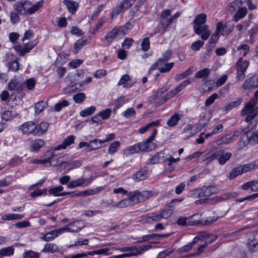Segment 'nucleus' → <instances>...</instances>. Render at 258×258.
Segmentation results:
<instances>
[{"label":"nucleus","instance_id":"1","mask_svg":"<svg viewBox=\"0 0 258 258\" xmlns=\"http://www.w3.org/2000/svg\"><path fill=\"white\" fill-rule=\"evenodd\" d=\"M256 104V100L251 98L241 110V114L242 116L247 115L245 119V121L249 122L252 120L258 113V106L255 107Z\"/></svg>","mask_w":258,"mask_h":258},{"label":"nucleus","instance_id":"2","mask_svg":"<svg viewBox=\"0 0 258 258\" xmlns=\"http://www.w3.org/2000/svg\"><path fill=\"white\" fill-rule=\"evenodd\" d=\"M157 130L154 129L151 135L146 140V142L139 143L138 146L140 151H148L155 148V144L152 142L156 134Z\"/></svg>","mask_w":258,"mask_h":258},{"label":"nucleus","instance_id":"3","mask_svg":"<svg viewBox=\"0 0 258 258\" xmlns=\"http://www.w3.org/2000/svg\"><path fill=\"white\" fill-rule=\"evenodd\" d=\"M200 236L204 237L203 238L200 239V241H205V243L198 247L197 251L193 253V256H199L208 244L212 243L217 238V235L213 234H204Z\"/></svg>","mask_w":258,"mask_h":258},{"label":"nucleus","instance_id":"4","mask_svg":"<svg viewBox=\"0 0 258 258\" xmlns=\"http://www.w3.org/2000/svg\"><path fill=\"white\" fill-rule=\"evenodd\" d=\"M180 13L177 12L170 18H169L165 23L164 21L161 20L160 23L158 25L156 29L154 30V34H156L160 32L161 31H162L163 33H164L166 31L167 28L170 25L174 20L180 16Z\"/></svg>","mask_w":258,"mask_h":258},{"label":"nucleus","instance_id":"5","mask_svg":"<svg viewBox=\"0 0 258 258\" xmlns=\"http://www.w3.org/2000/svg\"><path fill=\"white\" fill-rule=\"evenodd\" d=\"M198 197L199 198L209 197L212 195L218 193L219 189L213 185L203 186L199 189Z\"/></svg>","mask_w":258,"mask_h":258},{"label":"nucleus","instance_id":"6","mask_svg":"<svg viewBox=\"0 0 258 258\" xmlns=\"http://www.w3.org/2000/svg\"><path fill=\"white\" fill-rule=\"evenodd\" d=\"M134 0H124L120 5L116 6L112 12V16H116L120 13L125 11L130 8L134 3Z\"/></svg>","mask_w":258,"mask_h":258},{"label":"nucleus","instance_id":"7","mask_svg":"<svg viewBox=\"0 0 258 258\" xmlns=\"http://www.w3.org/2000/svg\"><path fill=\"white\" fill-rule=\"evenodd\" d=\"M233 29V25L229 23L226 22L224 24L222 22H219L217 24L216 32L221 33L223 36L228 35Z\"/></svg>","mask_w":258,"mask_h":258},{"label":"nucleus","instance_id":"8","mask_svg":"<svg viewBox=\"0 0 258 258\" xmlns=\"http://www.w3.org/2000/svg\"><path fill=\"white\" fill-rule=\"evenodd\" d=\"M199 214H197L192 215L191 217L187 218V226H195L200 224L202 225H209L211 224L212 222L215 221L217 219V218H213L211 220H206L205 221H202L200 220L196 219V217H199Z\"/></svg>","mask_w":258,"mask_h":258},{"label":"nucleus","instance_id":"9","mask_svg":"<svg viewBox=\"0 0 258 258\" xmlns=\"http://www.w3.org/2000/svg\"><path fill=\"white\" fill-rule=\"evenodd\" d=\"M194 32L198 35H201L203 40H207L211 35V31L207 25L194 26Z\"/></svg>","mask_w":258,"mask_h":258},{"label":"nucleus","instance_id":"10","mask_svg":"<svg viewBox=\"0 0 258 258\" xmlns=\"http://www.w3.org/2000/svg\"><path fill=\"white\" fill-rule=\"evenodd\" d=\"M242 88L244 90H251L258 88V74L245 80L242 85Z\"/></svg>","mask_w":258,"mask_h":258},{"label":"nucleus","instance_id":"11","mask_svg":"<svg viewBox=\"0 0 258 258\" xmlns=\"http://www.w3.org/2000/svg\"><path fill=\"white\" fill-rule=\"evenodd\" d=\"M36 43L37 42L35 41L29 42L26 43L24 47L20 45H16L15 49L21 56H24L26 53L29 52L35 46Z\"/></svg>","mask_w":258,"mask_h":258},{"label":"nucleus","instance_id":"12","mask_svg":"<svg viewBox=\"0 0 258 258\" xmlns=\"http://www.w3.org/2000/svg\"><path fill=\"white\" fill-rule=\"evenodd\" d=\"M20 130L24 135L33 134L35 135L36 124L33 121H28L23 124L20 127Z\"/></svg>","mask_w":258,"mask_h":258},{"label":"nucleus","instance_id":"13","mask_svg":"<svg viewBox=\"0 0 258 258\" xmlns=\"http://www.w3.org/2000/svg\"><path fill=\"white\" fill-rule=\"evenodd\" d=\"M84 227L85 224L83 221L81 220H77L73 222H70L68 226H64L63 228H68L71 230H65L64 231V232H77L81 230Z\"/></svg>","mask_w":258,"mask_h":258},{"label":"nucleus","instance_id":"14","mask_svg":"<svg viewBox=\"0 0 258 258\" xmlns=\"http://www.w3.org/2000/svg\"><path fill=\"white\" fill-rule=\"evenodd\" d=\"M152 247L151 244L144 245L139 247L132 246V248H133V249H132L131 252L127 253L128 257L141 255L144 251L151 248Z\"/></svg>","mask_w":258,"mask_h":258},{"label":"nucleus","instance_id":"15","mask_svg":"<svg viewBox=\"0 0 258 258\" xmlns=\"http://www.w3.org/2000/svg\"><path fill=\"white\" fill-rule=\"evenodd\" d=\"M217 159L220 165H224L227 161H228L232 156V154L230 152H225L223 149L217 150Z\"/></svg>","mask_w":258,"mask_h":258},{"label":"nucleus","instance_id":"16","mask_svg":"<svg viewBox=\"0 0 258 258\" xmlns=\"http://www.w3.org/2000/svg\"><path fill=\"white\" fill-rule=\"evenodd\" d=\"M55 155L51 151H48L46 152L45 156L46 158L43 159H34L31 161V162L34 164H45L47 163H51V159Z\"/></svg>","mask_w":258,"mask_h":258},{"label":"nucleus","instance_id":"17","mask_svg":"<svg viewBox=\"0 0 258 258\" xmlns=\"http://www.w3.org/2000/svg\"><path fill=\"white\" fill-rule=\"evenodd\" d=\"M149 171L146 169H142L134 174L132 178L136 181L145 179L148 176Z\"/></svg>","mask_w":258,"mask_h":258},{"label":"nucleus","instance_id":"18","mask_svg":"<svg viewBox=\"0 0 258 258\" xmlns=\"http://www.w3.org/2000/svg\"><path fill=\"white\" fill-rule=\"evenodd\" d=\"M169 236V234H152L150 235H144L142 237L141 239L138 241L137 243H142L144 242H147L150 239H161L164 238L165 237H168Z\"/></svg>","mask_w":258,"mask_h":258},{"label":"nucleus","instance_id":"19","mask_svg":"<svg viewBox=\"0 0 258 258\" xmlns=\"http://www.w3.org/2000/svg\"><path fill=\"white\" fill-rule=\"evenodd\" d=\"M134 84V82L131 83V78L129 75L125 74L121 77L117 85L118 86L123 85V87L125 88H130L133 86Z\"/></svg>","mask_w":258,"mask_h":258},{"label":"nucleus","instance_id":"20","mask_svg":"<svg viewBox=\"0 0 258 258\" xmlns=\"http://www.w3.org/2000/svg\"><path fill=\"white\" fill-rule=\"evenodd\" d=\"M65 230L71 231L68 228H60L46 233L45 235L41 237V239L45 241H50L53 239V237H50L48 236L49 235H51V234H53V233H54V234H55V235L56 236L57 234H61L64 232V231Z\"/></svg>","mask_w":258,"mask_h":258},{"label":"nucleus","instance_id":"21","mask_svg":"<svg viewBox=\"0 0 258 258\" xmlns=\"http://www.w3.org/2000/svg\"><path fill=\"white\" fill-rule=\"evenodd\" d=\"M75 139V137L73 135L68 136L66 139H65L63 140L62 143L60 145H59L57 147H55L54 149V150H58L61 149H66L67 147L70 146V145L74 143Z\"/></svg>","mask_w":258,"mask_h":258},{"label":"nucleus","instance_id":"22","mask_svg":"<svg viewBox=\"0 0 258 258\" xmlns=\"http://www.w3.org/2000/svg\"><path fill=\"white\" fill-rule=\"evenodd\" d=\"M103 143H104L102 140L97 139L90 141L89 142L88 151L101 148L102 147L104 146L103 145Z\"/></svg>","mask_w":258,"mask_h":258},{"label":"nucleus","instance_id":"23","mask_svg":"<svg viewBox=\"0 0 258 258\" xmlns=\"http://www.w3.org/2000/svg\"><path fill=\"white\" fill-rule=\"evenodd\" d=\"M49 124L45 122H41L38 126L36 125L35 135L39 136L44 134L48 128Z\"/></svg>","mask_w":258,"mask_h":258},{"label":"nucleus","instance_id":"24","mask_svg":"<svg viewBox=\"0 0 258 258\" xmlns=\"http://www.w3.org/2000/svg\"><path fill=\"white\" fill-rule=\"evenodd\" d=\"M44 145V142L41 139H37L31 142L30 151L31 152H37Z\"/></svg>","mask_w":258,"mask_h":258},{"label":"nucleus","instance_id":"25","mask_svg":"<svg viewBox=\"0 0 258 258\" xmlns=\"http://www.w3.org/2000/svg\"><path fill=\"white\" fill-rule=\"evenodd\" d=\"M63 4L67 6L68 11L74 14L79 7L78 4L73 1L64 0Z\"/></svg>","mask_w":258,"mask_h":258},{"label":"nucleus","instance_id":"26","mask_svg":"<svg viewBox=\"0 0 258 258\" xmlns=\"http://www.w3.org/2000/svg\"><path fill=\"white\" fill-rule=\"evenodd\" d=\"M247 10L245 7L240 8L236 13L233 17V20L237 22L240 19L243 18L247 14Z\"/></svg>","mask_w":258,"mask_h":258},{"label":"nucleus","instance_id":"27","mask_svg":"<svg viewBox=\"0 0 258 258\" xmlns=\"http://www.w3.org/2000/svg\"><path fill=\"white\" fill-rule=\"evenodd\" d=\"M138 195L140 203L143 202L153 196V191L151 190H144L140 191L138 190Z\"/></svg>","mask_w":258,"mask_h":258},{"label":"nucleus","instance_id":"28","mask_svg":"<svg viewBox=\"0 0 258 258\" xmlns=\"http://www.w3.org/2000/svg\"><path fill=\"white\" fill-rule=\"evenodd\" d=\"M59 248L57 245L54 243H48L45 244L43 249L41 250L42 252L54 253L58 252Z\"/></svg>","mask_w":258,"mask_h":258},{"label":"nucleus","instance_id":"29","mask_svg":"<svg viewBox=\"0 0 258 258\" xmlns=\"http://www.w3.org/2000/svg\"><path fill=\"white\" fill-rule=\"evenodd\" d=\"M217 151L214 152H208L203 156V161L206 162V164H208L212 161L217 159Z\"/></svg>","mask_w":258,"mask_h":258},{"label":"nucleus","instance_id":"30","mask_svg":"<svg viewBox=\"0 0 258 258\" xmlns=\"http://www.w3.org/2000/svg\"><path fill=\"white\" fill-rule=\"evenodd\" d=\"M164 154L165 153L163 151L158 152L152 157L151 159V162L152 164H156L164 162L165 160Z\"/></svg>","mask_w":258,"mask_h":258},{"label":"nucleus","instance_id":"31","mask_svg":"<svg viewBox=\"0 0 258 258\" xmlns=\"http://www.w3.org/2000/svg\"><path fill=\"white\" fill-rule=\"evenodd\" d=\"M30 5V3L28 1H25L24 3L18 2L14 5L15 10L20 14H23L26 10L25 6Z\"/></svg>","mask_w":258,"mask_h":258},{"label":"nucleus","instance_id":"32","mask_svg":"<svg viewBox=\"0 0 258 258\" xmlns=\"http://www.w3.org/2000/svg\"><path fill=\"white\" fill-rule=\"evenodd\" d=\"M247 138L248 142L252 145H255L258 143V130L255 133L249 135L247 132L244 133Z\"/></svg>","mask_w":258,"mask_h":258},{"label":"nucleus","instance_id":"33","mask_svg":"<svg viewBox=\"0 0 258 258\" xmlns=\"http://www.w3.org/2000/svg\"><path fill=\"white\" fill-rule=\"evenodd\" d=\"M243 5V3L241 1L235 0L230 3L228 5V11L230 13H233L237 9H239Z\"/></svg>","mask_w":258,"mask_h":258},{"label":"nucleus","instance_id":"34","mask_svg":"<svg viewBox=\"0 0 258 258\" xmlns=\"http://www.w3.org/2000/svg\"><path fill=\"white\" fill-rule=\"evenodd\" d=\"M180 119V115L178 113H175L167 120L166 124L168 126L173 127L177 124Z\"/></svg>","mask_w":258,"mask_h":258},{"label":"nucleus","instance_id":"35","mask_svg":"<svg viewBox=\"0 0 258 258\" xmlns=\"http://www.w3.org/2000/svg\"><path fill=\"white\" fill-rule=\"evenodd\" d=\"M249 65V61L247 60L243 61L242 57H241L238 60L236 63V70L246 71Z\"/></svg>","mask_w":258,"mask_h":258},{"label":"nucleus","instance_id":"36","mask_svg":"<svg viewBox=\"0 0 258 258\" xmlns=\"http://www.w3.org/2000/svg\"><path fill=\"white\" fill-rule=\"evenodd\" d=\"M127 198H128L133 205L140 203L138 195V190H136L135 191L130 192L128 194Z\"/></svg>","mask_w":258,"mask_h":258},{"label":"nucleus","instance_id":"37","mask_svg":"<svg viewBox=\"0 0 258 258\" xmlns=\"http://www.w3.org/2000/svg\"><path fill=\"white\" fill-rule=\"evenodd\" d=\"M207 21V17L205 14L198 15L194 19V23L195 26H202Z\"/></svg>","mask_w":258,"mask_h":258},{"label":"nucleus","instance_id":"38","mask_svg":"<svg viewBox=\"0 0 258 258\" xmlns=\"http://www.w3.org/2000/svg\"><path fill=\"white\" fill-rule=\"evenodd\" d=\"M131 206H133V205L128 198L124 199L118 202L117 203L112 205V207L118 208H123Z\"/></svg>","mask_w":258,"mask_h":258},{"label":"nucleus","instance_id":"39","mask_svg":"<svg viewBox=\"0 0 258 258\" xmlns=\"http://www.w3.org/2000/svg\"><path fill=\"white\" fill-rule=\"evenodd\" d=\"M204 237L203 236H197L196 237H195L192 242H191L190 243L187 244V245H186L184 246H183L181 248V251H189V250H190L192 248V246H193V245L196 243V242H198L200 241V239H201L202 238H203Z\"/></svg>","mask_w":258,"mask_h":258},{"label":"nucleus","instance_id":"40","mask_svg":"<svg viewBox=\"0 0 258 258\" xmlns=\"http://www.w3.org/2000/svg\"><path fill=\"white\" fill-rule=\"evenodd\" d=\"M88 43L86 39H80L78 40L74 44V50L76 53H77L86 44Z\"/></svg>","mask_w":258,"mask_h":258},{"label":"nucleus","instance_id":"41","mask_svg":"<svg viewBox=\"0 0 258 258\" xmlns=\"http://www.w3.org/2000/svg\"><path fill=\"white\" fill-rule=\"evenodd\" d=\"M118 35L116 28H113L105 36V39L107 41V44L108 45Z\"/></svg>","mask_w":258,"mask_h":258},{"label":"nucleus","instance_id":"42","mask_svg":"<svg viewBox=\"0 0 258 258\" xmlns=\"http://www.w3.org/2000/svg\"><path fill=\"white\" fill-rule=\"evenodd\" d=\"M146 220L147 222L152 221H158L161 219L160 214H148L145 216Z\"/></svg>","mask_w":258,"mask_h":258},{"label":"nucleus","instance_id":"43","mask_svg":"<svg viewBox=\"0 0 258 258\" xmlns=\"http://www.w3.org/2000/svg\"><path fill=\"white\" fill-rule=\"evenodd\" d=\"M100 191L99 190H98L97 188L94 189H90L85 191H83L75 195L72 196V197H85L87 195H94L96 193H98Z\"/></svg>","mask_w":258,"mask_h":258},{"label":"nucleus","instance_id":"44","mask_svg":"<svg viewBox=\"0 0 258 258\" xmlns=\"http://www.w3.org/2000/svg\"><path fill=\"white\" fill-rule=\"evenodd\" d=\"M219 33L216 31L215 33L212 35L208 44V48L212 49L214 47L216 43L219 39Z\"/></svg>","mask_w":258,"mask_h":258},{"label":"nucleus","instance_id":"45","mask_svg":"<svg viewBox=\"0 0 258 258\" xmlns=\"http://www.w3.org/2000/svg\"><path fill=\"white\" fill-rule=\"evenodd\" d=\"M256 162L257 159L254 160L253 162L249 163L248 164L241 165L240 166L242 168V173L246 172L255 167H258V165L257 164H256Z\"/></svg>","mask_w":258,"mask_h":258},{"label":"nucleus","instance_id":"46","mask_svg":"<svg viewBox=\"0 0 258 258\" xmlns=\"http://www.w3.org/2000/svg\"><path fill=\"white\" fill-rule=\"evenodd\" d=\"M43 3V0L38 2L37 4L33 5L31 7L28 8L27 12L29 14H32L35 12L38 11L40 8L42 7Z\"/></svg>","mask_w":258,"mask_h":258},{"label":"nucleus","instance_id":"47","mask_svg":"<svg viewBox=\"0 0 258 258\" xmlns=\"http://www.w3.org/2000/svg\"><path fill=\"white\" fill-rule=\"evenodd\" d=\"M242 173V168L239 166L233 169L229 173V178L230 179H232L235 178L237 176Z\"/></svg>","mask_w":258,"mask_h":258},{"label":"nucleus","instance_id":"48","mask_svg":"<svg viewBox=\"0 0 258 258\" xmlns=\"http://www.w3.org/2000/svg\"><path fill=\"white\" fill-rule=\"evenodd\" d=\"M85 181V179L83 178H79L76 180H72L69 183L68 187L69 188H74L81 185Z\"/></svg>","mask_w":258,"mask_h":258},{"label":"nucleus","instance_id":"49","mask_svg":"<svg viewBox=\"0 0 258 258\" xmlns=\"http://www.w3.org/2000/svg\"><path fill=\"white\" fill-rule=\"evenodd\" d=\"M233 196L232 194L230 193H225L223 194L220 196H217L214 198V200L216 202H220L227 199L233 198Z\"/></svg>","mask_w":258,"mask_h":258},{"label":"nucleus","instance_id":"50","mask_svg":"<svg viewBox=\"0 0 258 258\" xmlns=\"http://www.w3.org/2000/svg\"><path fill=\"white\" fill-rule=\"evenodd\" d=\"M47 103L43 101L37 102L35 106V112L39 114L47 106Z\"/></svg>","mask_w":258,"mask_h":258},{"label":"nucleus","instance_id":"51","mask_svg":"<svg viewBox=\"0 0 258 258\" xmlns=\"http://www.w3.org/2000/svg\"><path fill=\"white\" fill-rule=\"evenodd\" d=\"M120 143L119 141H114L112 142L108 148V153L113 154L115 153L118 148L119 147Z\"/></svg>","mask_w":258,"mask_h":258},{"label":"nucleus","instance_id":"52","mask_svg":"<svg viewBox=\"0 0 258 258\" xmlns=\"http://www.w3.org/2000/svg\"><path fill=\"white\" fill-rule=\"evenodd\" d=\"M210 73V71L209 69L205 68L198 71L196 73L195 77L197 78H206L209 75Z\"/></svg>","mask_w":258,"mask_h":258},{"label":"nucleus","instance_id":"53","mask_svg":"<svg viewBox=\"0 0 258 258\" xmlns=\"http://www.w3.org/2000/svg\"><path fill=\"white\" fill-rule=\"evenodd\" d=\"M193 127V125L188 124L184 128L183 133L185 137L189 138L194 135L195 133L192 131Z\"/></svg>","mask_w":258,"mask_h":258},{"label":"nucleus","instance_id":"54","mask_svg":"<svg viewBox=\"0 0 258 258\" xmlns=\"http://www.w3.org/2000/svg\"><path fill=\"white\" fill-rule=\"evenodd\" d=\"M63 189V187L61 186H58L55 187L51 188L48 190V192L50 195H53L54 196H60V192Z\"/></svg>","mask_w":258,"mask_h":258},{"label":"nucleus","instance_id":"55","mask_svg":"<svg viewBox=\"0 0 258 258\" xmlns=\"http://www.w3.org/2000/svg\"><path fill=\"white\" fill-rule=\"evenodd\" d=\"M95 109L96 107L94 106H92L81 111L80 112V115L83 117L87 116L93 113L95 111Z\"/></svg>","mask_w":258,"mask_h":258},{"label":"nucleus","instance_id":"56","mask_svg":"<svg viewBox=\"0 0 258 258\" xmlns=\"http://www.w3.org/2000/svg\"><path fill=\"white\" fill-rule=\"evenodd\" d=\"M69 102L67 100H63L62 101L56 103L54 105V110L56 111H59L61 108L65 107L69 105Z\"/></svg>","mask_w":258,"mask_h":258},{"label":"nucleus","instance_id":"57","mask_svg":"<svg viewBox=\"0 0 258 258\" xmlns=\"http://www.w3.org/2000/svg\"><path fill=\"white\" fill-rule=\"evenodd\" d=\"M240 103L241 100L240 99H239L238 100L232 101L225 106V107L224 108V110L225 111H227L235 107L238 106V105H239Z\"/></svg>","mask_w":258,"mask_h":258},{"label":"nucleus","instance_id":"58","mask_svg":"<svg viewBox=\"0 0 258 258\" xmlns=\"http://www.w3.org/2000/svg\"><path fill=\"white\" fill-rule=\"evenodd\" d=\"M86 96L83 93H79L73 95V99L77 103L82 102L85 99Z\"/></svg>","mask_w":258,"mask_h":258},{"label":"nucleus","instance_id":"59","mask_svg":"<svg viewBox=\"0 0 258 258\" xmlns=\"http://www.w3.org/2000/svg\"><path fill=\"white\" fill-rule=\"evenodd\" d=\"M204 42L202 40H198L191 44L190 48L194 51H198L203 46Z\"/></svg>","mask_w":258,"mask_h":258},{"label":"nucleus","instance_id":"60","mask_svg":"<svg viewBox=\"0 0 258 258\" xmlns=\"http://www.w3.org/2000/svg\"><path fill=\"white\" fill-rule=\"evenodd\" d=\"M218 97V95L217 93H214L211 96H210L205 102V106L207 107L210 106L211 104H212L216 99Z\"/></svg>","mask_w":258,"mask_h":258},{"label":"nucleus","instance_id":"61","mask_svg":"<svg viewBox=\"0 0 258 258\" xmlns=\"http://www.w3.org/2000/svg\"><path fill=\"white\" fill-rule=\"evenodd\" d=\"M142 49L144 51H147L150 48V41L148 37H146L143 39L141 43Z\"/></svg>","mask_w":258,"mask_h":258},{"label":"nucleus","instance_id":"62","mask_svg":"<svg viewBox=\"0 0 258 258\" xmlns=\"http://www.w3.org/2000/svg\"><path fill=\"white\" fill-rule=\"evenodd\" d=\"M111 112V110L109 108H107L100 111L99 114L102 119H107L109 117Z\"/></svg>","mask_w":258,"mask_h":258},{"label":"nucleus","instance_id":"63","mask_svg":"<svg viewBox=\"0 0 258 258\" xmlns=\"http://www.w3.org/2000/svg\"><path fill=\"white\" fill-rule=\"evenodd\" d=\"M136 114V110L135 108L131 107L127 109L123 113V115L125 118H131L132 116H134Z\"/></svg>","mask_w":258,"mask_h":258},{"label":"nucleus","instance_id":"64","mask_svg":"<svg viewBox=\"0 0 258 258\" xmlns=\"http://www.w3.org/2000/svg\"><path fill=\"white\" fill-rule=\"evenodd\" d=\"M173 210L171 209L168 210H162L161 211V213H159L161 219L162 218H168L170 217L173 214Z\"/></svg>","mask_w":258,"mask_h":258}]
</instances>
